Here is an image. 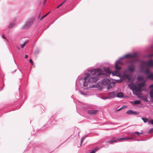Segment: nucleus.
Segmentation results:
<instances>
[{
    "label": "nucleus",
    "mask_w": 153,
    "mask_h": 153,
    "mask_svg": "<svg viewBox=\"0 0 153 153\" xmlns=\"http://www.w3.org/2000/svg\"><path fill=\"white\" fill-rule=\"evenodd\" d=\"M86 76L83 79L80 80L79 82L82 81L84 88H87L88 85V82L96 83L99 79V77H104L105 75L103 73H100V70L98 69H92L87 71Z\"/></svg>",
    "instance_id": "1"
},
{
    "label": "nucleus",
    "mask_w": 153,
    "mask_h": 153,
    "mask_svg": "<svg viewBox=\"0 0 153 153\" xmlns=\"http://www.w3.org/2000/svg\"><path fill=\"white\" fill-rule=\"evenodd\" d=\"M137 53H134L133 54H127L125 55L123 57L120 58L118 60H117L115 62V68L117 70H120L122 68L120 67H119L118 66L120 64L121 65H123V63L120 61V60L123 59L125 58H135L137 56Z\"/></svg>",
    "instance_id": "2"
},
{
    "label": "nucleus",
    "mask_w": 153,
    "mask_h": 153,
    "mask_svg": "<svg viewBox=\"0 0 153 153\" xmlns=\"http://www.w3.org/2000/svg\"><path fill=\"white\" fill-rule=\"evenodd\" d=\"M129 86L132 89L133 92L135 95H137L139 94L141 91L140 88L137 87L133 83H131L129 84Z\"/></svg>",
    "instance_id": "3"
},
{
    "label": "nucleus",
    "mask_w": 153,
    "mask_h": 153,
    "mask_svg": "<svg viewBox=\"0 0 153 153\" xmlns=\"http://www.w3.org/2000/svg\"><path fill=\"white\" fill-rule=\"evenodd\" d=\"M133 139V137H122L117 139L115 137L113 138L110 141H109L108 143L110 144H113L114 143H117V140L121 141L124 140H132Z\"/></svg>",
    "instance_id": "4"
},
{
    "label": "nucleus",
    "mask_w": 153,
    "mask_h": 153,
    "mask_svg": "<svg viewBox=\"0 0 153 153\" xmlns=\"http://www.w3.org/2000/svg\"><path fill=\"white\" fill-rule=\"evenodd\" d=\"M34 18H32L29 19L26 22L25 25L23 26V28L25 29H28L30 28L33 24Z\"/></svg>",
    "instance_id": "5"
},
{
    "label": "nucleus",
    "mask_w": 153,
    "mask_h": 153,
    "mask_svg": "<svg viewBox=\"0 0 153 153\" xmlns=\"http://www.w3.org/2000/svg\"><path fill=\"white\" fill-rule=\"evenodd\" d=\"M141 63L142 64L146 65L148 66L153 67V60L152 59L149 60L148 62L142 61Z\"/></svg>",
    "instance_id": "6"
},
{
    "label": "nucleus",
    "mask_w": 153,
    "mask_h": 153,
    "mask_svg": "<svg viewBox=\"0 0 153 153\" xmlns=\"http://www.w3.org/2000/svg\"><path fill=\"white\" fill-rule=\"evenodd\" d=\"M128 71L131 73L134 72L135 70V66L134 64H131L128 67Z\"/></svg>",
    "instance_id": "7"
},
{
    "label": "nucleus",
    "mask_w": 153,
    "mask_h": 153,
    "mask_svg": "<svg viewBox=\"0 0 153 153\" xmlns=\"http://www.w3.org/2000/svg\"><path fill=\"white\" fill-rule=\"evenodd\" d=\"M126 114H134L138 115L139 114L138 112L136 111H133L132 110H129L128 111L126 112Z\"/></svg>",
    "instance_id": "8"
},
{
    "label": "nucleus",
    "mask_w": 153,
    "mask_h": 153,
    "mask_svg": "<svg viewBox=\"0 0 153 153\" xmlns=\"http://www.w3.org/2000/svg\"><path fill=\"white\" fill-rule=\"evenodd\" d=\"M98 112L97 110H89L87 112L88 114L91 115H94L97 114Z\"/></svg>",
    "instance_id": "9"
},
{
    "label": "nucleus",
    "mask_w": 153,
    "mask_h": 153,
    "mask_svg": "<svg viewBox=\"0 0 153 153\" xmlns=\"http://www.w3.org/2000/svg\"><path fill=\"white\" fill-rule=\"evenodd\" d=\"M146 85V81L144 80L142 82L139 83L137 84V85L138 87L140 88L141 90V88L145 86Z\"/></svg>",
    "instance_id": "10"
},
{
    "label": "nucleus",
    "mask_w": 153,
    "mask_h": 153,
    "mask_svg": "<svg viewBox=\"0 0 153 153\" xmlns=\"http://www.w3.org/2000/svg\"><path fill=\"white\" fill-rule=\"evenodd\" d=\"M110 82V80L109 79L106 78H105L102 79V84L104 85H107Z\"/></svg>",
    "instance_id": "11"
},
{
    "label": "nucleus",
    "mask_w": 153,
    "mask_h": 153,
    "mask_svg": "<svg viewBox=\"0 0 153 153\" xmlns=\"http://www.w3.org/2000/svg\"><path fill=\"white\" fill-rule=\"evenodd\" d=\"M123 78L126 80L127 79L128 81H130L131 79V77L129 75L127 74H125L123 75Z\"/></svg>",
    "instance_id": "12"
},
{
    "label": "nucleus",
    "mask_w": 153,
    "mask_h": 153,
    "mask_svg": "<svg viewBox=\"0 0 153 153\" xmlns=\"http://www.w3.org/2000/svg\"><path fill=\"white\" fill-rule=\"evenodd\" d=\"M108 94L110 95V98H114L115 96L116 93L114 91L111 92H110L108 93Z\"/></svg>",
    "instance_id": "13"
},
{
    "label": "nucleus",
    "mask_w": 153,
    "mask_h": 153,
    "mask_svg": "<svg viewBox=\"0 0 153 153\" xmlns=\"http://www.w3.org/2000/svg\"><path fill=\"white\" fill-rule=\"evenodd\" d=\"M147 79H149L151 80H153V74L152 72L148 75Z\"/></svg>",
    "instance_id": "14"
},
{
    "label": "nucleus",
    "mask_w": 153,
    "mask_h": 153,
    "mask_svg": "<svg viewBox=\"0 0 153 153\" xmlns=\"http://www.w3.org/2000/svg\"><path fill=\"white\" fill-rule=\"evenodd\" d=\"M141 72H144L145 74H146L149 75V74L151 72H150L149 70L148 69H146L145 71H143L142 69H141Z\"/></svg>",
    "instance_id": "15"
},
{
    "label": "nucleus",
    "mask_w": 153,
    "mask_h": 153,
    "mask_svg": "<svg viewBox=\"0 0 153 153\" xmlns=\"http://www.w3.org/2000/svg\"><path fill=\"white\" fill-rule=\"evenodd\" d=\"M132 104L133 105L139 104L140 103V101L139 100H136L134 101H132L131 102Z\"/></svg>",
    "instance_id": "16"
},
{
    "label": "nucleus",
    "mask_w": 153,
    "mask_h": 153,
    "mask_svg": "<svg viewBox=\"0 0 153 153\" xmlns=\"http://www.w3.org/2000/svg\"><path fill=\"white\" fill-rule=\"evenodd\" d=\"M123 96V94L121 92H118L117 94V97H118L121 98Z\"/></svg>",
    "instance_id": "17"
},
{
    "label": "nucleus",
    "mask_w": 153,
    "mask_h": 153,
    "mask_svg": "<svg viewBox=\"0 0 153 153\" xmlns=\"http://www.w3.org/2000/svg\"><path fill=\"white\" fill-rule=\"evenodd\" d=\"M112 74L113 76H118L120 73L118 71H116L114 72H112Z\"/></svg>",
    "instance_id": "18"
},
{
    "label": "nucleus",
    "mask_w": 153,
    "mask_h": 153,
    "mask_svg": "<svg viewBox=\"0 0 153 153\" xmlns=\"http://www.w3.org/2000/svg\"><path fill=\"white\" fill-rule=\"evenodd\" d=\"M130 134H136L137 135V136H139L140 135V134H143V133L142 132H139L138 131H137V132H131L130 133Z\"/></svg>",
    "instance_id": "19"
},
{
    "label": "nucleus",
    "mask_w": 153,
    "mask_h": 153,
    "mask_svg": "<svg viewBox=\"0 0 153 153\" xmlns=\"http://www.w3.org/2000/svg\"><path fill=\"white\" fill-rule=\"evenodd\" d=\"M104 70L106 71V72L108 73H111V72L110 71V69L109 68H107L106 67H104L103 68Z\"/></svg>",
    "instance_id": "20"
},
{
    "label": "nucleus",
    "mask_w": 153,
    "mask_h": 153,
    "mask_svg": "<svg viewBox=\"0 0 153 153\" xmlns=\"http://www.w3.org/2000/svg\"><path fill=\"white\" fill-rule=\"evenodd\" d=\"M150 97L152 99V101L153 102V89L150 92Z\"/></svg>",
    "instance_id": "21"
},
{
    "label": "nucleus",
    "mask_w": 153,
    "mask_h": 153,
    "mask_svg": "<svg viewBox=\"0 0 153 153\" xmlns=\"http://www.w3.org/2000/svg\"><path fill=\"white\" fill-rule=\"evenodd\" d=\"M137 79L139 81H142L144 79V78L142 76H139L138 77Z\"/></svg>",
    "instance_id": "22"
},
{
    "label": "nucleus",
    "mask_w": 153,
    "mask_h": 153,
    "mask_svg": "<svg viewBox=\"0 0 153 153\" xmlns=\"http://www.w3.org/2000/svg\"><path fill=\"white\" fill-rule=\"evenodd\" d=\"M113 83H110L107 86V89H109L112 87V85H113Z\"/></svg>",
    "instance_id": "23"
},
{
    "label": "nucleus",
    "mask_w": 153,
    "mask_h": 153,
    "mask_svg": "<svg viewBox=\"0 0 153 153\" xmlns=\"http://www.w3.org/2000/svg\"><path fill=\"white\" fill-rule=\"evenodd\" d=\"M15 24V23L14 22H13L10 23V25L9 26V28H12L14 26Z\"/></svg>",
    "instance_id": "24"
},
{
    "label": "nucleus",
    "mask_w": 153,
    "mask_h": 153,
    "mask_svg": "<svg viewBox=\"0 0 153 153\" xmlns=\"http://www.w3.org/2000/svg\"><path fill=\"white\" fill-rule=\"evenodd\" d=\"M142 119L143 120L144 123H146L147 121H149L148 119L146 118H142Z\"/></svg>",
    "instance_id": "25"
},
{
    "label": "nucleus",
    "mask_w": 153,
    "mask_h": 153,
    "mask_svg": "<svg viewBox=\"0 0 153 153\" xmlns=\"http://www.w3.org/2000/svg\"><path fill=\"white\" fill-rule=\"evenodd\" d=\"M87 137V136H85V137H83L81 139V144L82 143H83V141L84 140V139L86 138V137Z\"/></svg>",
    "instance_id": "26"
},
{
    "label": "nucleus",
    "mask_w": 153,
    "mask_h": 153,
    "mask_svg": "<svg viewBox=\"0 0 153 153\" xmlns=\"http://www.w3.org/2000/svg\"><path fill=\"white\" fill-rule=\"evenodd\" d=\"M150 124H152L153 125V120L151 119V120H149L148 121V124L149 125Z\"/></svg>",
    "instance_id": "27"
},
{
    "label": "nucleus",
    "mask_w": 153,
    "mask_h": 153,
    "mask_svg": "<svg viewBox=\"0 0 153 153\" xmlns=\"http://www.w3.org/2000/svg\"><path fill=\"white\" fill-rule=\"evenodd\" d=\"M79 93H80V94H82V95H87V94L84 93L81 91H80V90L79 91Z\"/></svg>",
    "instance_id": "28"
},
{
    "label": "nucleus",
    "mask_w": 153,
    "mask_h": 153,
    "mask_svg": "<svg viewBox=\"0 0 153 153\" xmlns=\"http://www.w3.org/2000/svg\"><path fill=\"white\" fill-rule=\"evenodd\" d=\"M66 0H65L62 3L60 4V5H59V6H58L57 7V8H58L62 6L64 3L66 1Z\"/></svg>",
    "instance_id": "29"
},
{
    "label": "nucleus",
    "mask_w": 153,
    "mask_h": 153,
    "mask_svg": "<svg viewBox=\"0 0 153 153\" xmlns=\"http://www.w3.org/2000/svg\"><path fill=\"white\" fill-rule=\"evenodd\" d=\"M50 13V12H48V13L47 14H46L45 15H44V16H43L41 19V20H42V19L43 18H44V17H45L49 13Z\"/></svg>",
    "instance_id": "30"
},
{
    "label": "nucleus",
    "mask_w": 153,
    "mask_h": 153,
    "mask_svg": "<svg viewBox=\"0 0 153 153\" xmlns=\"http://www.w3.org/2000/svg\"><path fill=\"white\" fill-rule=\"evenodd\" d=\"M25 43H24L22 45H21V48H23L25 46Z\"/></svg>",
    "instance_id": "31"
},
{
    "label": "nucleus",
    "mask_w": 153,
    "mask_h": 153,
    "mask_svg": "<svg viewBox=\"0 0 153 153\" xmlns=\"http://www.w3.org/2000/svg\"><path fill=\"white\" fill-rule=\"evenodd\" d=\"M29 62L32 65H33V62L32 59H30L29 60Z\"/></svg>",
    "instance_id": "32"
},
{
    "label": "nucleus",
    "mask_w": 153,
    "mask_h": 153,
    "mask_svg": "<svg viewBox=\"0 0 153 153\" xmlns=\"http://www.w3.org/2000/svg\"><path fill=\"white\" fill-rule=\"evenodd\" d=\"M98 149V148L97 147L95 148L93 150L94 151V152H96Z\"/></svg>",
    "instance_id": "33"
},
{
    "label": "nucleus",
    "mask_w": 153,
    "mask_h": 153,
    "mask_svg": "<svg viewBox=\"0 0 153 153\" xmlns=\"http://www.w3.org/2000/svg\"><path fill=\"white\" fill-rule=\"evenodd\" d=\"M149 133H151L152 132H153V128H152L150 129L149 130Z\"/></svg>",
    "instance_id": "34"
},
{
    "label": "nucleus",
    "mask_w": 153,
    "mask_h": 153,
    "mask_svg": "<svg viewBox=\"0 0 153 153\" xmlns=\"http://www.w3.org/2000/svg\"><path fill=\"white\" fill-rule=\"evenodd\" d=\"M109 98H110V97H109L102 98V99L104 100L106 99H109Z\"/></svg>",
    "instance_id": "35"
},
{
    "label": "nucleus",
    "mask_w": 153,
    "mask_h": 153,
    "mask_svg": "<svg viewBox=\"0 0 153 153\" xmlns=\"http://www.w3.org/2000/svg\"><path fill=\"white\" fill-rule=\"evenodd\" d=\"M2 37L4 39H6V37L5 36H4V35H2Z\"/></svg>",
    "instance_id": "36"
},
{
    "label": "nucleus",
    "mask_w": 153,
    "mask_h": 153,
    "mask_svg": "<svg viewBox=\"0 0 153 153\" xmlns=\"http://www.w3.org/2000/svg\"><path fill=\"white\" fill-rule=\"evenodd\" d=\"M117 80L118 81V82H121L123 81V80H122V79H120V80Z\"/></svg>",
    "instance_id": "37"
},
{
    "label": "nucleus",
    "mask_w": 153,
    "mask_h": 153,
    "mask_svg": "<svg viewBox=\"0 0 153 153\" xmlns=\"http://www.w3.org/2000/svg\"><path fill=\"white\" fill-rule=\"evenodd\" d=\"M149 88H153V84L150 85L149 86Z\"/></svg>",
    "instance_id": "38"
},
{
    "label": "nucleus",
    "mask_w": 153,
    "mask_h": 153,
    "mask_svg": "<svg viewBox=\"0 0 153 153\" xmlns=\"http://www.w3.org/2000/svg\"><path fill=\"white\" fill-rule=\"evenodd\" d=\"M39 51H36L35 52V53L36 54H38L39 53Z\"/></svg>",
    "instance_id": "39"
},
{
    "label": "nucleus",
    "mask_w": 153,
    "mask_h": 153,
    "mask_svg": "<svg viewBox=\"0 0 153 153\" xmlns=\"http://www.w3.org/2000/svg\"><path fill=\"white\" fill-rule=\"evenodd\" d=\"M28 56L27 55H25V59H27L28 58Z\"/></svg>",
    "instance_id": "40"
},
{
    "label": "nucleus",
    "mask_w": 153,
    "mask_h": 153,
    "mask_svg": "<svg viewBox=\"0 0 153 153\" xmlns=\"http://www.w3.org/2000/svg\"><path fill=\"white\" fill-rule=\"evenodd\" d=\"M95 152H94V151L93 150L91 151V152H90V153H95Z\"/></svg>",
    "instance_id": "41"
},
{
    "label": "nucleus",
    "mask_w": 153,
    "mask_h": 153,
    "mask_svg": "<svg viewBox=\"0 0 153 153\" xmlns=\"http://www.w3.org/2000/svg\"><path fill=\"white\" fill-rule=\"evenodd\" d=\"M28 42V41L27 40L24 43H25V44L26 45L27 43Z\"/></svg>",
    "instance_id": "42"
},
{
    "label": "nucleus",
    "mask_w": 153,
    "mask_h": 153,
    "mask_svg": "<svg viewBox=\"0 0 153 153\" xmlns=\"http://www.w3.org/2000/svg\"><path fill=\"white\" fill-rule=\"evenodd\" d=\"M151 48H152V51H153V46H151Z\"/></svg>",
    "instance_id": "43"
},
{
    "label": "nucleus",
    "mask_w": 153,
    "mask_h": 153,
    "mask_svg": "<svg viewBox=\"0 0 153 153\" xmlns=\"http://www.w3.org/2000/svg\"><path fill=\"white\" fill-rule=\"evenodd\" d=\"M46 0H44L43 1L44 4H45L46 2Z\"/></svg>",
    "instance_id": "44"
},
{
    "label": "nucleus",
    "mask_w": 153,
    "mask_h": 153,
    "mask_svg": "<svg viewBox=\"0 0 153 153\" xmlns=\"http://www.w3.org/2000/svg\"><path fill=\"white\" fill-rule=\"evenodd\" d=\"M123 108V107H121L120 108V109H118L117 110V111H119L121 109H122V108Z\"/></svg>",
    "instance_id": "45"
},
{
    "label": "nucleus",
    "mask_w": 153,
    "mask_h": 153,
    "mask_svg": "<svg viewBox=\"0 0 153 153\" xmlns=\"http://www.w3.org/2000/svg\"><path fill=\"white\" fill-rule=\"evenodd\" d=\"M138 140V141H140V140Z\"/></svg>",
    "instance_id": "46"
},
{
    "label": "nucleus",
    "mask_w": 153,
    "mask_h": 153,
    "mask_svg": "<svg viewBox=\"0 0 153 153\" xmlns=\"http://www.w3.org/2000/svg\"><path fill=\"white\" fill-rule=\"evenodd\" d=\"M3 88V87L1 89V90H0V91L2 90Z\"/></svg>",
    "instance_id": "47"
},
{
    "label": "nucleus",
    "mask_w": 153,
    "mask_h": 153,
    "mask_svg": "<svg viewBox=\"0 0 153 153\" xmlns=\"http://www.w3.org/2000/svg\"><path fill=\"white\" fill-rule=\"evenodd\" d=\"M153 56V55H150V56Z\"/></svg>",
    "instance_id": "48"
},
{
    "label": "nucleus",
    "mask_w": 153,
    "mask_h": 153,
    "mask_svg": "<svg viewBox=\"0 0 153 153\" xmlns=\"http://www.w3.org/2000/svg\"><path fill=\"white\" fill-rule=\"evenodd\" d=\"M143 90V91H145V89H144V90Z\"/></svg>",
    "instance_id": "49"
},
{
    "label": "nucleus",
    "mask_w": 153,
    "mask_h": 153,
    "mask_svg": "<svg viewBox=\"0 0 153 153\" xmlns=\"http://www.w3.org/2000/svg\"><path fill=\"white\" fill-rule=\"evenodd\" d=\"M133 137H134V136H134V135H133Z\"/></svg>",
    "instance_id": "50"
}]
</instances>
